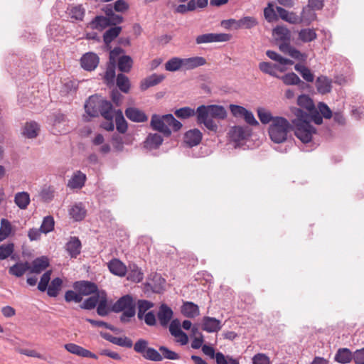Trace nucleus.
I'll return each instance as SVG.
<instances>
[{"label":"nucleus","mask_w":364,"mask_h":364,"mask_svg":"<svg viewBox=\"0 0 364 364\" xmlns=\"http://www.w3.org/2000/svg\"><path fill=\"white\" fill-rule=\"evenodd\" d=\"M202 351L203 353L211 358H215L217 364H228L226 357L221 352L215 353L214 348L208 345H203L202 346Z\"/></svg>","instance_id":"25"},{"label":"nucleus","mask_w":364,"mask_h":364,"mask_svg":"<svg viewBox=\"0 0 364 364\" xmlns=\"http://www.w3.org/2000/svg\"><path fill=\"white\" fill-rule=\"evenodd\" d=\"M65 300L68 303L72 301L80 303L82 301V297L81 296V294L75 290H68L65 294Z\"/></svg>","instance_id":"62"},{"label":"nucleus","mask_w":364,"mask_h":364,"mask_svg":"<svg viewBox=\"0 0 364 364\" xmlns=\"http://www.w3.org/2000/svg\"><path fill=\"white\" fill-rule=\"evenodd\" d=\"M11 225L7 219H1L0 225V241L5 240L11 232Z\"/></svg>","instance_id":"50"},{"label":"nucleus","mask_w":364,"mask_h":364,"mask_svg":"<svg viewBox=\"0 0 364 364\" xmlns=\"http://www.w3.org/2000/svg\"><path fill=\"white\" fill-rule=\"evenodd\" d=\"M222 328L220 320L210 316H204L203 318V330L208 333L219 331Z\"/></svg>","instance_id":"18"},{"label":"nucleus","mask_w":364,"mask_h":364,"mask_svg":"<svg viewBox=\"0 0 364 364\" xmlns=\"http://www.w3.org/2000/svg\"><path fill=\"white\" fill-rule=\"evenodd\" d=\"M65 250L71 257L76 258L81 252V242L78 237H70L65 244Z\"/></svg>","instance_id":"20"},{"label":"nucleus","mask_w":364,"mask_h":364,"mask_svg":"<svg viewBox=\"0 0 364 364\" xmlns=\"http://www.w3.org/2000/svg\"><path fill=\"white\" fill-rule=\"evenodd\" d=\"M113 311L116 313L122 312L120 316V321L126 323L130 321L131 318L136 314V304L129 294L124 295L119 298L112 306Z\"/></svg>","instance_id":"2"},{"label":"nucleus","mask_w":364,"mask_h":364,"mask_svg":"<svg viewBox=\"0 0 364 364\" xmlns=\"http://www.w3.org/2000/svg\"><path fill=\"white\" fill-rule=\"evenodd\" d=\"M69 214L74 220L81 221L86 215V210L82 203H78L70 208Z\"/></svg>","instance_id":"29"},{"label":"nucleus","mask_w":364,"mask_h":364,"mask_svg":"<svg viewBox=\"0 0 364 364\" xmlns=\"http://www.w3.org/2000/svg\"><path fill=\"white\" fill-rule=\"evenodd\" d=\"M257 115L260 122L264 124H268L270 122H272V123L273 119L274 118L272 116L271 113L269 111H267L264 108H258Z\"/></svg>","instance_id":"60"},{"label":"nucleus","mask_w":364,"mask_h":364,"mask_svg":"<svg viewBox=\"0 0 364 364\" xmlns=\"http://www.w3.org/2000/svg\"><path fill=\"white\" fill-rule=\"evenodd\" d=\"M86 175L81 171H76L68 180L67 186L70 189H81L85 183Z\"/></svg>","instance_id":"13"},{"label":"nucleus","mask_w":364,"mask_h":364,"mask_svg":"<svg viewBox=\"0 0 364 364\" xmlns=\"http://www.w3.org/2000/svg\"><path fill=\"white\" fill-rule=\"evenodd\" d=\"M173 314V312L169 306L165 304H161L157 313V317L161 326L166 327L171 320Z\"/></svg>","instance_id":"14"},{"label":"nucleus","mask_w":364,"mask_h":364,"mask_svg":"<svg viewBox=\"0 0 364 364\" xmlns=\"http://www.w3.org/2000/svg\"><path fill=\"white\" fill-rule=\"evenodd\" d=\"M266 55L271 60L279 63L281 65H293L294 62L291 60L285 58L276 53L275 51L268 50L266 52Z\"/></svg>","instance_id":"48"},{"label":"nucleus","mask_w":364,"mask_h":364,"mask_svg":"<svg viewBox=\"0 0 364 364\" xmlns=\"http://www.w3.org/2000/svg\"><path fill=\"white\" fill-rule=\"evenodd\" d=\"M121 31V26H114L107 30L103 35V40L105 43L106 45H109L119 35Z\"/></svg>","instance_id":"41"},{"label":"nucleus","mask_w":364,"mask_h":364,"mask_svg":"<svg viewBox=\"0 0 364 364\" xmlns=\"http://www.w3.org/2000/svg\"><path fill=\"white\" fill-rule=\"evenodd\" d=\"M266 55L271 60L279 63L281 65H293L294 62L291 60L285 58L276 53L275 51L268 50L266 52Z\"/></svg>","instance_id":"47"},{"label":"nucleus","mask_w":364,"mask_h":364,"mask_svg":"<svg viewBox=\"0 0 364 364\" xmlns=\"http://www.w3.org/2000/svg\"><path fill=\"white\" fill-rule=\"evenodd\" d=\"M100 97L97 95L90 96L85 105L86 113L92 117H96L100 114Z\"/></svg>","instance_id":"10"},{"label":"nucleus","mask_w":364,"mask_h":364,"mask_svg":"<svg viewBox=\"0 0 364 364\" xmlns=\"http://www.w3.org/2000/svg\"><path fill=\"white\" fill-rule=\"evenodd\" d=\"M208 107L210 109L211 119H224L227 117V112L223 106L212 105H208Z\"/></svg>","instance_id":"43"},{"label":"nucleus","mask_w":364,"mask_h":364,"mask_svg":"<svg viewBox=\"0 0 364 364\" xmlns=\"http://www.w3.org/2000/svg\"><path fill=\"white\" fill-rule=\"evenodd\" d=\"M181 311L182 314L188 318H194L200 314L198 306L191 301L184 302Z\"/></svg>","instance_id":"30"},{"label":"nucleus","mask_w":364,"mask_h":364,"mask_svg":"<svg viewBox=\"0 0 364 364\" xmlns=\"http://www.w3.org/2000/svg\"><path fill=\"white\" fill-rule=\"evenodd\" d=\"M90 26L92 28L102 30L110 25L107 17L97 16L91 21Z\"/></svg>","instance_id":"49"},{"label":"nucleus","mask_w":364,"mask_h":364,"mask_svg":"<svg viewBox=\"0 0 364 364\" xmlns=\"http://www.w3.org/2000/svg\"><path fill=\"white\" fill-rule=\"evenodd\" d=\"M30 201V196L27 192H19L15 195L14 202L20 209H26Z\"/></svg>","instance_id":"37"},{"label":"nucleus","mask_w":364,"mask_h":364,"mask_svg":"<svg viewBox=\"0 0 364 364\" xmlns=\"http://www.w3.org/2000/svg\"><path fill=\"white\" fill-rule=\"evenodd\" d=\"M281 79L282 80L284 83L287 85L304 84V82L300 80L298 75L294 73H289L285 74L284 75L281 77Z\"/></svg>","instance_id":"55"},{"label":"nucleus","mask_w":364,"mask_h":364,"mask_svg":"<svg viewBox=\"0 0 364 364\" xmlns=\"http://www.w3.org/2000/svg\"><path fill=\"white\" fill-rule=\"evenodd\" d=\"M63 284V280L59 278L56 277L54 278L50 285L48 286L47 289V294L49 296L51 297H56L58 295V293L61 289Z\"/></svg>","instance_id":"38"},{"label":"nucleus","mask_w":364,"mask_h":364,"mask_svg":"<svg viewBox=\"0 0 364 364\" xmlns=\"http://www.w3.org/2000/svg\"><path fill=\"white\" fill-rule=\"evenodd\" d=\"M165 69L170 72H176L183 69V58L178 57L171 58L165 63Z\"/></svg>","instance_id":"36"},{"label":"nucleus","mask_w":364,"mask_h":364,"mask_svg":"<svg viewBox=\"0 0 364 364\" xmlns=\"http://www.w3.org/2000/svg\"><path fill=\"white\" fill-rule=\"evenodd\" d=\"M166 120L165 114L162 116L153 114L151 119V127L153 129L164 134V136H168L171 135V131L168 127Z\"/></svg>","instance_id":"9"},{"label":"nucleus","mask_w":364,"mask_h":364,"mask_svg":"<svg viewBox=\"0 0 364 364\" xmlns=\"http://www.w3.org/2000/svg\"><path fill=\"white\" fill-rule=\"evenodd\" d=\"M125 114L129 120L135 122H144L148 119L144 112L135 107L127 108L125 110Z\"/></svg>","instance_id":"23"},{"label":"nucleus","mask_w":364,"mask_h":364,"mask_svg":"<svg viewBox=\"0 0 364 364\" xmlns=\"http://www.w3.org/2000/svg\"><path fill=\"white\" fill-rule=\"evenodd\" d=\"M14 251V245L12 242L0 245V260H4L10 257Z\"/></svg>","instance_id":"54"},{"label":"nucleus","mask_w":364,"mask_h":364,"mask_svg":"<svg viewBox=\"0 0 364 364\" xmlns=\"http://www.w3.org/2000/svg\"><path fill=\"white\" fill-rule=\"evenodd\" d=\"M50 265L49 259L46 256L36 258L30 263L29 273L40 274L46 270Z\"/></svg>","instance_id":"12"},{"label":"nucleus","mask_w":364,"mask_h":364,"mask_svg":"<svg viewBox=\"0 0 364 364\" xmlns=\"http://www.w3.org/2000/svg\"><path fill=\"white\" fill-rule=\"evenodd\" d=\"M174 114L178 118L186 119L195 116L196 112L195 109L191 107H184L176 109Z\"/></svg>","instance_id":"52"},{"label":"nucleus","mask_w":364,"mask_h":364,"mask_svg":"<svg viewBox=\"0 0 364 364\" xmlns=\"http://www.w3.org/2000/svg\"><path fill=\"white\" fill-rule=\"evenodd\" d=\"M203 134L198 129L188 130L185 133L184 142L189 146L193 147L199 144L202 140Z\"/></svg>","instance_id":"15"},{"label":"nucleus","mask_w":364,"mask_h":364,"mask_svg":"<svg viewBox=\"0 0 364 364\" xmlns=\"http://www.w3.org/2000/svg\"><path fill=\"white\" fill-rule=\"evenodd\" d=\"M334 360L341 364L349 363L353 360V353L347 348H339L335 355Z\"/></svg>","instance_id":"31"},{"label":"nucleus","mask_w":364,"mask_h":364,"mask_svg":"<svg viewBox=\"0 0 364 364\" xmlns=\"http://www.w3.org/2000/svg\"><path fill=\"white\" fill-rule=\"evenodd\" d=\"M306 11H310L309 9H308L306 8H304L303 9V11H302V13H301V15H302L301 16H298L294 12L289 11L288 14H287V18L284 19V21L288 22V23H292V24L300 23L301 22H302L303 18H304V15L306 12Z\"/></svg>","instance_id":"58"},{"label":"nucleus","mask_w":364,"mask_h":364,"mask_svg":"<svg viewBox=\"0 0 364 364\" xmlns=\"http://www.w3.org/2000/svg\"><path fill=\"white\" fill-rule=\"evenodd\" d=\"M127 279L134 282H140L143 279L141 269L135 264H129L127 269Z\"/></svg>","instance_id":"35"},{"label":"nucleus","mask_w":364,"mask_h":364,"mask_svg":"<svg viewBox=\"0 0 364 364\" xmlns=\"http://www.w3.org/2000/svg\"><path fill=\"white\" fill-rule=\"evenodd\" d=\"M100 296L97 292L93 294L92 296L85 299L82 304L80 305V307L82 309L91 310L93 309L98 304L100 300Z\"/></svg>","instance_id":"46"},{"label":"nucleus","mask_w":364,"mask_h":364,"mask_svg":"<svg viewBox=\"0 0 364 364\" xmlns=\"http://www.w3.org/2000/svg\"><path fill=\"white\" fill-rule=\"evenodd\" d=\"M165 119L168 124V127H171L174 132H177L182 127V124L178 121L172 114H165Z\"/></svg>","instance_id":"61"},{"label":"nucleus","mask_w":364,"mask_h":364,"mask_svg":"<svg viewBox=\"0 0 364 364\" xmlns=\"http://www.w3.org/2000/svg\"><path fill=\"white\" fill-rule=\"evenodd\" d=\"M102 337L110 343L117 345L121 347H125L130 348L133 346L132 341L127 337H115L108 333H104L101 334Z\"/></svg>","instance_id":"17"},{"label":"nucleus","mask_w":364,"mask_h":364,"mask_svg":"<svg viewBox=\"0 0 364 364\" xmlns=\"http://www.w3.org/2000/svg\"><path fill=\"white\" fill-rule=\"evenodd\" d=\"M316 87L320 94L329 93L332 89V80L326 76L321 75L316 80Z\"/></svg>","instance_id":"21"},{"label":"nucleus","mask_w":364,"mask_h":364,"mask_svg":"<svg viewBox=\"0 0 364 364\" xmlns=\"http://www.w3.org/2000/svg\"><path fill=\"white\" fill-rule=\"evenodd\" d=\"M276 12V9L274 10L273 5L271 3H269L267 7L264 10V15L266 20L269 22L276 21L277 19Z\"/></svg>","instance_id":"63"},{"label":"nucleus","mask_w":364,"mask_h":364,"mask_svg":"<svg viewBox=\"0 0 364 364\" xmlns=\"http://www.w3.org/2000/svg\"><path fill=\"white\" fill-rule=\"evenodd\" d=\"M291 129V125L287 119L276 117L269 128L270 139L275 143H282L287 140V134Z\"/></svg>","instance_id":"3"},{"label":"nucleus","mask_w":364,"mask_h":364,"mask_svg":"<svg viewBox=\"0 0 364 364\" xmlns=\"http://www.w3.org/2000/svg\"><path fill=\"white\" fill-rule=\"evenodd\" d=\"M107 266L110 272L114 275L124 277L127 274V268L126 265L119 259L114 258L111 259Z\"/></svg>","instance_id":"16"},{"label":"nucleus","mask_w":364,"mask_h":364,"mask_svg":"<svg viewBox=\"0 0 364 364\" xmlns=\"http://www.w3.org/2000/svg\"><path fill=\"white\" fill-rule=\"evenodd\" d=\"M30 263L28 262H18L10 267L9 273L16 277H22L27 271H29Z\"/></svg>","instance_id":"27"},{"label":"nucleus","mask_w":364,"mask_h":364,"mask_svg":"<svg viewBox=\"0 0 364 364\" xmlns=\"http://www.w3.org/2000/svg\"><path fill=\"white\" fill-rule=\"evenodd\" d=\"M230 136L235 141L245 139L250 134V130L247 127L235 126L230 130Z\"/></svg>","instance_id":"19"},{"label":"nucleus","mask_w":364,"mask_h":364,"mask_svg":"<svg viewBox=\"0 0 364 364\" xmlns=\"http://www.w3.org/2000/svg\"><path fill=\"white\" fill-rule=\"evenodd\" d=\"M39 130L40 127L38 123L31 121L25 124L22 129V134L26 138L34 139L38 135Z\"/></svg>","instance_id":"26"},{"label":"nucleus","mask_w":364,"mask_h":364,"mask_svg":"<svg viewBox=\"0 0 364 364\" xmlns=\"http://www.w3.org/2000/svg\"><path fill=\"white\" fill-rule=\"evenodd\" d=\"M183 69L185 70H192L199 66L204 65L206 63L205 59L200 56L183 58Z\"/></svg>","instance_id":"33"},{"label":"nucleus","mask_w":364,"mask_h":364,"mask_svg":"<svg viewBox=\"0 0 364 364\" xmlns=\"http://www.w3.org/2000/svg\"><path fill=\"white\" fill-rule=\"evenodd\" d=\"M74 289L81 294V296H88L97 292V286L89 281H77L73 284Z\"/></svg>","instance_id":"8"},{"label":"nucleus","mask_w":364,"mask_h":364,"mask_svg":"<svg viewBox=\"0 0 364 364\" xmlns=\"http://www.w3.org/2000/svg\"><path fill=\"white\" fill-rule=\"evenodd\" d=\"M317 34L313 28H303L299 32V39L304 43H309L314 41Z\"/></svg>","instance_id":"40"},{"label":"nucleus","mask_w":364,"mask_h":364,"mask_svg":"<svg viewBox=\"0 0 364 364\" xmlns=\"http://www.w3.org/2000/svg\"><path fill=\"white\" fill-rule=\"evenodd\" d=\"M124 53V49L120 47H116L109 52V63L104 76L105 82L107 86H112L116 77L115 68L117 65V57Z\"/></svg>","instance_id":"5"},{"label":"nucleus","mask_w":364,"mask_h":364,"mask_svg":"<svg viewBox=\"0 0 364 364\" xmlns=\"http://www.w3.org/2000/svg\"><path fill=\"white\" fill-rule=\"evenodd\" d=\"M51 271L48 270L43 274L41 280L38 284V289L41 291H45L48 287V283L50 280Z\"/></svg>","instance_id":"59"},{"label":"nucleus","mask_w":364,"mask_h":364,"mask_svg":"<svg viewBox=\"0 0 364 364\" xmlns=\"http://www.w3.org/2000/svg\"><path fill=\"white\" fill-rule=\"evenodd\" d=\"M253 364H270L269 358L264 353H257L252 358Z\"/></svg>","instance_id":"64"},{"label":"nucleus","mask_w":364,"mask_h":364,"mask_svg":"<svg viewBox=\"0 0 364 364\" xmlns=\"http://www.w3.org/2000/svg\"><path fill=\"white\" fill-rule=\"evenodd\" d=\"M55 221L53 216L48 215L43 218L42 224L40 227L43 233L47 234L51 232L54 228Z\"/></svg>","instance_id":"53"},{"label":"nucleus","mask_w":364,"mask_h":364,"mask_svg":"<svg viewBox=\"0 0 364 364\" xmlns=\"http://www.w3.org/2000/svg\"><path fill=\"white\" fill-rule=\"evenodd\" d=\"M195 112L198 124H203L210 131L217 132L218 124L211 119L210 109L208 105H200Z\"/></svg>","instance_id":"6"},{"label":"nucleus","mask_w":364,"mask_h":364,"mask_svg":"<svg viewBox=\"0 0 364 364\" xmlns=\"http://www.w3.org/2000/svg\"><path fill=\"white\" fill-rule=\"evenodd\" d=\"M258 22L255 17L252 16H245L240 19H239V29L241 28H252L256 25H257Z\"/></svg>","instance_id":"56"},{"label":"nucleus","mask_w":364,"mask_h":364,"mask_svg":"<svg viewBox=\"0 0 364 364\" xmlns=\"http://www.w3.org/2000/svg\"><path fill=\"white\" fill-rule=\"evenodd\" d=\"M259 68L262 72L266 74H269L274 77H278L276 74L275 70H278L281 72L284 71V69L280 68L278 65H274L269 62H262L259 64Z\"/></svg>","instance_id":"39"},{"label":"nucleus","mask_w":364,"mask_h":364,"mask_svg":"<svg viewBox=\"0 0 364 364\" xmlns=\"http://www.w3.org/2000/svg\"><path fill=\"white\" fill-rule=\"evenodd\" d=\"M165 78L164 75L152 74L150 76L144 79L140 84L141 90H146L150 87L155 86L161 82Z\"/></svg>","instance_id":"24"},{"label":"nucleus","mask_w":364,"mask_h":364,"mask_svg":"<svg viewBox=\"0 0 364 364\" xmlns=\"http://www.w3.org/2000/svg\"><path fill=\"white\" fill-rule=\"evenodd\" d=\"M99 61L97 55L92 52L84 54L80 59L82 68L87 71L94 70L97 67Z\"/></svg>","instance_id":"11"},{"label":"nucleus","mask_w":364,"mask_h":364,"mask_svg":"<svg viewBox=\"0 0 364 364\" xmlns=\"http://www.w3.org/2000/svg\"><path fill=\"white\" fill-rule=\"evenodd\" d=\"M230 39V34L210 33L198 36L196 38V43L197 44H203L213 42H226Z\"/></svg>","instance_id":"7"},{"label":"nucleus","mask_w":364,"mask_h":364,"mask_svg":"<svg viewBox=\"0 0 364 364\" xmlns=\"http://www.w3.org/2000/svg\"><path fill=\"white\" fill-rule=\"evenodd\" d=\"M159 353L161 355V357H163V359H168V360H178L180 358V356L178 354L167 347L164 346H161L159 348Z\"/></svg>","instance_id":"57"},{"label":"nucleus","mask_w":364,"mask_h":364,"mask_svg":"<svg viewBox=\"0 0 364 364\" xmlns=\"http://www.w3.org/2000/svg\"><path fill=\"white\" fill-rule=\"evenodd\" d=\"M116 84L117 87L123 92L128 93L130 89V82L129 78L124 74H118L116 77Z\"/></svg>","instance_id":"44"},{"label":"nucleus","mask_w":364,"mask_h":364,"mask_svg":"<svg viewBox=\"0 0 364 364\" xmlns=\"http://www.w3.org/2000/svg\"><path fill=\"white\" fill-rule=\"evenodd\" d=\"M115 123L117 130L121 133L124 134L127 130V123L123 116L122 112L118 109L115 112Z\"/></svg>","instance_id":"42"},{"label":"nucleus","mask_w":364,"mask_h":364,"mask_svg":"<svg viewBox=\"0 0 364 364\" xmlns=\"http://www.w3.org/2000/svg\"><path fill=\"white\" fill-rule=\"evenodd\" d=\"M117 65L119 70L122 73H129L133 65V60L129 56L124 55V52L117 57Z\"/></svg>","instance_id":"22"},{"label":"nucleus","mask_w":364,"mask_h":364,"mask_svg":"<svg viewBox=\"0 0 364 364\" xmlns=\"http://www.w3.org/2000/svg\"><path fill=\"white\" fill-rule=\"evenodd\" d=\"M162 142L163 138L159 134H149L144 142V146L149 150L156 149Z\"/></svg>","instance_id":"28"},{"label":"nucleus","mask_w":364,"mask_h":364,"mask_svg":"<svg viewBox=\"0 0 364 364\" xmlns=\"http://www.w3.org/2000/svg\"><path fill=\"white\" fill-rule=\"evenodd\" d=\"M100 115L105 119H113L114 110L113 106L109 101L103 100L100 97Z\"/></svg>","instance_id":"32"},{"label":"nucleus","mask_w":364,"mask_h":364,"mask_svg":"<svg viewBox=\"0 0 364 364\" xmlns=\"http://www.w3.org/2000/svg\"><path fill=\"white\" fill-rule=\"evenodd\" d=\"M149 343L145 339H139L134 345L135 352L140 353L146 360L159 362L163 360L161 353L154 348L148 346Z\"/></svg>","instance_id":"4"},{"label":"nucleus","mask_w":364,"mask_h":364,"mask_svg":"<svg viewBox=\"0 0 364 364\" xmlns=\"http://www.w3.org/2000/svg\"><path fill=\"white\" fill-rule=\"evenodd\" d=\"M273 35L277 41H290L291 32L284 26H277L273 29Z\"/></svg>","instance_id":"34"},{"label":"nucleus","mask_w":364,"mask_h":364,"mask_svg":"<svg viewBox=\"0 0 364 364\" xmlns=\"http://www.w3.org/2000/svg\"><path fill=\"white\" fill-rule=\"evenodd\" d=\"M297 104L301 107L304 108L309 112L312 111L315 108L312 100L306 95H301L299 96L297 99Z\"/></svg>","instance_id":"51"},{"label":"nucleus","mask_w":364,"mask_h":364,"mask_svg":"<svg viewBox=\"0 0 364 364\" xmlns=\"http://www.w3.org/2000/svg\"><path fill=\"white\" fill-rule=\"evenodd\" d=\"M296 118L292 120V126L295 136L303 143L311 141L316 129L310 124V116L301 109H296Z\"/></svg>","instance_id":"1"},{"label":"nucleus","mask_w":364,"mask_h":364,"mask_svg":"<svg viewBox=\"0 0 364 364\" xmlns=\"http://www.w3.org/2000/svg\"><path fill=\"white\" fill-rule=\"evenodd\" d=\"M295 70L299 72L301 77L309 82H312L314 80V74L311 73L310 69L304 65L297 63L294 66Z\"/></svg>","instance_id":"45"}]
</instances>
